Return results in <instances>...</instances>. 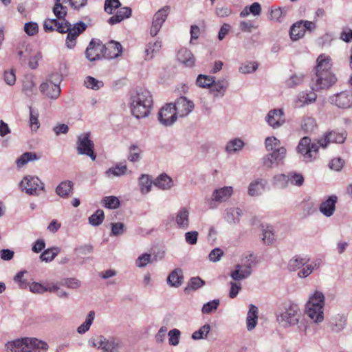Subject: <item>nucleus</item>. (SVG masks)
Instances as JSON below:
<instances>
[{
    "instance_id": "nucleus-1",
    "label": "nucleus",
    "mask_w": 352,
    "mask_h": 352,
    "mask_svg": "<svg viewBox=\"0 0 352 352\" xmlns=\"http://www.w3.org/2000/svg\"><path fill=\"white\" fill-rule=\"evenodd\" d=\"M276 319L280 327L284 329L297 327L298 332H306L307 322L302 316L300 308L297 303L285 302L276 312Z\"/></svg>"
},
{
    "instance_id": "nucleus-2",
    "label": "nucleus",
    "mask_w": 352,
    "mask_h": 352,
    "mask_svg": "<svg viewBox=\"0 0 352 352\" xmlns=\"http://www.w3.org/2000/svg\"><path fill=\"white\" fill-rule=\"evenodd\" d=\"M153 100L151 93L146 89H140L131 96V111L137 118L146 117L152 106Z\"/></svg>"
},
{
    "instance_id": "nucleus-3",
    "label": "nucleus",
    "mask_w": 352,
    "mask_h": 352,
    "mask_svg": "<svg viewBox=\"0 0 352 352\" xmlns=\"http://www.w3.org/2000/svg\"><path fill=\"white\" fill-rule=\"evenodd\" d=\"M318 149V145L311 142L307 136L301 138L296 147L298 153L300 154L302 160L306 162H311L317 159Z\"/></svg>"
},
{
    "instance_id": "nucleus-4",
    "label": "nucleus",
    "mask_w": 352,
    "mask_h": 352,
    "mask_svg": "<svg viewBox=\"0 0 352 352\" xmlns=\"http://www.w3.org/2000/svg\"><path fill=\"white\" fill-rule=\"evenodd\" d=\"M254 265L255 261L253 255H246L241 260V263L236 265L235 270L230 273V276L234 280L245 279L251 275Z\"/></svg>"
},
{
    "instance_id": "nucleus-5",
    "label": "nucleus",
    "mask_w": 352,
    "mask_h": 352,
    "mask_svg": "<svg viewBox=\"0 0 352 352\" xmlns=\"http://www.w3.org/2000/svg\"><path fill=\"white\" fill-rule=\"evenodd\" d=\"M19 187L29 195L38 196L45 190L44 183L36 176L26 175L19 183Z\"/></svg>"
},
{
    "instance_id": "nucleus-6",
    "label": "nucleus",
    "mask_w": 352,
    "mask_h": 352,
    "mask_svg": "<svg viewBox=\"0 0 352 352\" xmlns=\"http://www.w3.org/2000/svg\"><path fill=\"white\" fill-rule=\"evenodd\" d=\"M234 190L232 186H223L215 189L210 198L206 199L209 209H216L219 204L226 202L232 197Z\"/></svg>"
},
{
    "instance_id": "nucleus-7",
    "label": "nucleus",
    "mask_w": 352,
    "mask_h": 352,
    "mask_svg": "<svg viewBox=\"0 0 352 352\" xmlns=\"http://www.w3.org/2000/svg\"><path fill=\"white\" fill-rule=\"evenodd\" d=\"M67 25L65 29L67 31L60 32V33H67L65 45L68 49H74L76 45L77 38L82 34L87 28V25L82 21L72 25L68 21H65Z\"/></svg>"
},
{
    "instance_id": "nucleus-8",
    "label": "nucleus",
    "mask_w": 352,
    "mask_h": 352,
    "mask_svg": "<svg viewBox=\"0 0 352 352\" xmlns=\"http://www.w3.org/2000/svg\"><path fill=\"white\" fill-rule=\"evenodd\" d=\"M89 344L103 352H120V341L113 338L107 339L103 336H99L90 338Z\"/></svg>"
},
{
    "instance_id": "nucleus-9",
    "label": "nucleus",
    "mask_w": 352,
    "mask_h": 352,
    "mask_svg": "<svg viewBox=\"0 0 352 352\" xmlns=\"http://www.w3.org/2000/svg\"><path fill=\"white\" fill-rule=\"evenodd\" d=\"M18 56L21 64H28L31 69H35L38 66V62L42 59L40 51L26 47L23 50L18 52Z\"/></svg>"
},
{
    "instance_id": "nucleus-10",
    "label": "nucleus",
    "mask_w": 352,
    "mask_h": 352,
    "mask_svg": "<svg viewBox=\"0 0 352 352\" xmlns=\"http://www.w3.org/2000/svg\"><path fill=\"white\" fill-rule=\"evenodd\" d=\"M170 12V7L169 6H164L153 14L149 30V34L152 37H155L158 34Z\"/></svg>"
},
{
    "instance_id": "nucleus-11",
    "label": "nucleus",
    "mask_w": 352,
    "mask_h": 352,
    "mask_svg": "<svg viewBox=\"0 0 352 352\" xmlns=\"http://www.w3.org/2000/svg\"><path fill=\"white\" fill-rule=\"evenodd\" d=\"M270 151L271 153L265 155L262 158L263 165L267 168L278 166L284 160L287 153L285 147L277 148Z\"/></svg>"
},
{
    "instance_id": "nucleus-12",
    "label": "nucleus",
    "mask_w": 352,
    "mask_h": 352,
    "mask_svg": "<svg viewBox=\"0 0 352 352\" xmlns=\"http://www.w3.org/2000/svg\"><path fill=\"white\" fill-rule=\"evenodd\" d=\"M337 80V77L332 72L316 74L312 89L318 91L329 89L336 83Z\"/></svg>"
},
{
    "instance_id": "nucleus-13",
    "label": "nucleus",
    "mask_w": 352,
    "mask_h": 352,
    "mask_svg": "<svg viewBox=\"0 0 352 352\" xmlns=\"http://www.w3.org/2000/svg\"><path fill=\"white\" fill-rule=\"evenodd\" d=\"M157 118L162 125L164 126H172L178 118L173 103H168L162 107L158 113Z\"/></svg>"
},
{
    "instance_id": "nucleus-14",
    "label": "nucleus",
    "mask_w": 352,
    "mask_h": 352,
    "mask_svg": "<svg viewBox=\"0 0 352 352\" xmlns=\"http://www.w3.org/2000/svg\"><path fill=\"white\" fill-rule=\"evenodd\" d=\"M331 104L342 109L352 107V91H344L332 95L329 98Z\"/></svg>"
},
{
    "instance_id": "nucleus-15",
    "label": "nucleus",
    "mask_w": 352,
    "mask_h": 352,
    "mask_svg": "<svg viewBox=\"0 0 352 352\" xmlns=\"http://www.w3.org/2000/svg\"><path fill=\"white\" fill-rule=\"evenodd\" d=\"M173 106L177 116L181 118L189 115L195 108L193 101L185 96L178 98L175 102L173 103Z\"/></svg>"
},
{
    "instance_id": "nucleus-16",
    "label": "nucleus",
    "mask_w": 352,
    "mask_h": 352,
    "mask_svg": "<svg viewBox=\"0 0 352 352\" xmlns=\"http://www.w3.org/2000/svg\"><path fill=\"white\" fill-rule=\"evenodd\" d=\"M104 45L100 40L92 39L85 51L86 58L90 61H95L103 57Z\"/></svg>"
},
{
    "instance_id": "nucleus-17",
    "label": "nucleus",
    "mask_w": 352,
    "mask_h": 352,
    "mask_svg": "<svg viewBox=\"0 0 352 352\" xmlns=\"http://www.w3.org/2000/svg\"><path fill=\"white\" fill-rule=\"evenodd\" d=\"M265 120L273 129L280 128L285 122L283 110L281 109H274L270 110L266 115Z\"/></svg>"
},
{
    "instance_id": "nucleus-18",
    "label": "nucleus",
    "mask_w": 352,
    "mask_h": 352,
    "mask_svg": "<svg viewBox=\"0 0 352 352\" xmlns=\"http://www.w3.org/2000/svg\"><path fill=\"white\" fill-rule=\"evenodd\" d=\"M243 214L242 209L239 207H228L223 210V219L230 226H235L240 223Z\"/></svg>"
},
{
    "instance_id": "nucleus-19",
    "label": "nucleus",
    "mask_w": 352,
    "mask_h": 352,
    "mask_svg": "<svg viewBox=\"0 0 352 352\" xmlns=\"http://www.w3.org/2000/svg\"><path fill=\"white\" fill-rule=\"evenodd\" d=\"M176 227L182 230L190 228V210L186 207L180 208L175 214Z\"/></svg>"
},
{
    "instance_id": "nucleus-20",
    "label": "nucleus",
    "mask_w": 352,
    "mask_h": 352,
    "mask_svg": "<svg viewBox=\"0 0 352 352\" xmlns=\"http://www.w3.org/2000/svg\"><path fill=\"white\" fill-rule=\"evenodd\" d=\"M76 144L77 153L79 155H83L90 150L94 149V144L91 140L90 132L80 134L78 136Z\"/></svg>"
},
{
    "instance_id": "nucleus-21",
    "label": "nucleus",
    "mask_w": 352,
    "mask_h": 352,
    "mask_svg": "<svg viewBox=\"0 0 352 352\" xmlns=\"http://www.w3.org/2000/svg\"><path fill=\"white\" fill-rule=\"evenodd\" d=\"M229 87V82L226 78H221L216 80L212 83L209 89L210 94L214 98H221L225 95Z\"/></svg>"
},
{
    "instance_id": "nucleus-22",
    "label": "nucleus",
    "mask_w": 352,
    "mask_h": 352,
    "mask_svg": "<svg viewBox=\"0 0 352 352\" xmlns=\"http://www.w3.org/2000/svg\"><path fill=\"white\" fill-rule=\"evenodd\" d=\"M338 201V197L332 195L323 201L320 204L319 210L326 217H331L336 210V204Z\"/></svg>"
},
{
    "instance_id": "nucleus-23",
    "label": "nucleus",
    "mask_w": 352,
    "mask_h": 352,
    "mask_svg": "<svg viewBox=\"0 0 352 352\" xmlns=\"http://www.w3.org/2000/svg\"><path fill=\"white\" fill-rule=\"evenodd\" d=\"M267 181L263 178L253 179L248 187V193L250 197L261 196L265 191Z\"/></svg>"
},
{
    "instance_id": "nucleus-24",
    "label": "nucleus",
    "mask_w": 352,
    "mask_h": 352,
    "mask_svg": "<svg viewBox=\"0 0 352 352\" xmlns=\"http://www.w3.org/2000/svg\"><path fill=\"white\" fill-rule=\"evenodd\" d=\"M316 98L317 95L314 92L300 91L294 100V105L296 108H301L314 102Z\"/></svg>"
},
{
    "instance_id": "nucleus-25",
    "label": "nucleus",
    "mask_w": 352,
    "mask_h": 352,
    "mask_svg": "<svg viewBox=\"0 0 352 352\" xmlns=\"http://www.w3.org/2000/svg\"><path fill=\"white\" fill-rule=\"evenodd\" d=\"M122 53V47L119 42L109 41L104 45L103 57L107 59L118 58Z\"/></svg>"
},
{
    "instance_id": "nucleus-26",
    "label": "nucleus",
    "mask_w": 352,
    "mask_h": 352,
    "mask_svg": "<svg viewBox=\"0 0 352 352\" xmlns=\"http://www.w3.org/2000/svg\"><path fill=\"white\" fill-rule=\"evenodd\" d=\"M324 309L323 307L305 306V312L314 323L319 324L324 319Z\"/></svg>"
},
{
    "instance_id": "nucleus-27",
    "label": "nucleus",
    "mask_w": 352,
    "mask_h": 352,
    "mask_svg": "<svg viewBox=\"0 0 352 352\" xmlns=\"http://www.w3.org/2000/svg\"><path fill=\"white\" fill-rule=\"evenodd\" d=\"M40 91L47 98L56 100L60 95L61 89L60 86H57L50 82H44L40 85Z\"/></svg>"
},
{
    "instance_id": "nucleus-28",
    "label": "nucleus",
    "mask_w": 352,
    "mask_h": 352,
    "mask_svg": "<svg viewBox=\"0 0 352 352\" xmlns=\"http://www.w3.org/2000/svg\"><path fill=\"white\" fill-rule=\"evenodd\" d=\"M316 74L331 72V59L329 56L324 54H320L316 60Z\"/></svg>"
},
{
    "instance_id": "nucleus-29",
    "label": "nucleus",
    "mask_w": 352,
    "mask_h": 352,
    "mask_svg": "<svg viewBox=\"0 0 352 352\" xmlns=\"http://www.w3.org/2000/svg\"><path fill=\"white\" fill-rule=\"evenodd\" d=\"M346 325V318L342 314H337L331 317L329 326L331 330L335 333L342 331Z\"/></svg>"
},
{
    "instance_id": "nucleus-30",
    "label": "nucleus",
    "mask_w": 352,
    "mask_h": 352,
    "mask_svg": "<svg viewBox=\"0 0 352 352\" xmlns=\"http://www.w3.org/2000/svg\"><path fill=\"white\" fill-rule=\"evenodd\" d=\"M66 26L65 21L60 22L56 19H47L43 23V28L46 32H52L54 30L58 32H65L67 30L65 29Z\"/></svg>"
},
{
    "instance_id": "nucleus-31",
    "label": "nucleus",
    "mask_w": 352,
    "mask_h": 352,
    "mask_svg": "<svg viewBox=\"0 0 352 352\" xmlns=\"http://www.w3.org/2000/svg\"><path fill=\"white\" fill-rule=\"evenodd\" d=\"M162 43L160 39H157L153 42L148 43L145 46L144 58L146 60H151L160 52L162 48Z\"/></svg>"
},
{
    "instance_id": "nucleus-32",
    "label": "nucleus",
    "mask_w": 352,
    "mask_h": 352,
    "mask_svg": "<svg viewBox=\"0 0 352 352\" xmlns=\"http://www.w3.org/2000/svg\"><path fill=\"white\" fill-rule=\"evenodd\" d=\"M177 58L186 67H191L195 65V58L192 53L187 48H182L179 50Z\"/></svg>"
},
{
    "instance_id": "nucleus-33",
    "label": "nucleus",
    "mask_w": 352,
    "mask_h": 352,
    "mask_svg": "<svg viewBox=\"0 0 352 352\" xmlns=\"http://www.w3.org/2000/svg\"><path fill=\"white\" fill-rule=\"evenodd\" d=\"M325 296L324 294L318 290L314 291L309 295V300L305 306L309 307H323L324 308Z\"/></svg>"
},
{
    "instance_id": "nucleus-34",
    "label": "nucleus",
    "mask_w": 352,
    "mask_h": 352,
    "mask_svg": "<svg viewBox=\"0 0 352 352\" xmlns=\"http://www.w3.org/2000/svg\"><path fill=\"white\" fill-rule=\"evenodd\" d=\"M153 185L161 190H167L174 186V182L171 177L164 173L160 175L153 181Z\"/></svg>"
},
{
    "instance_id": "nucleus-35",
    "label": "nucleus",
    "mask_w": 352,
    "mask_h": 352,
    "mask_svg": "<svg viewBox=\"0 0 352 352\" xmlns=\"http://www.w3.org/2000/svg\"><path fill=\"white\" fill-rule=\"evenodd\" d=\"M257 321L258 308L254 305H250L246 318L247 329L250 331L253 330L257 324Z\"/></svg>"
},
{
    "instance_id": "nucleus-36",
    "label": "nucleus",
    "mask_w": 352,
    "mask_h": 352,
    "mask_svg": "<svg viewBox=\"0 0 352 352\" xmlns=\"http://www.w3.org/2000/svg\"><path fill=\"white\" fill-rule=\"evenodd\" d=\"M138 184L141 193L146 195L151 191L153 181L150 175L142 174L138 179Z\"/></svg>"
},
{
    "instance_id": "nucleus-37",
    "label": "nucleus",
    "mask_w": 352,
    "mask_h": 352,
    "mask_svg": "<svg viewBox=\"0 0 352 352\" xmlns=\"http://www.w3.org/2000/svg\"><path fill=\"white\" fill-rule=\"evenodd\" d=\"M183 281L182 270L177 268L172 271L167 277V283L173 287H179Z\"/></svg>"
},
{
    "instance_id": "nucleus-38",
    "label": "nucleus",
    "mask_w": 352,
    "mask_h": 352,
    "mask_svg": "<svg viewBox=\"0 0 352 352\" xmlns=\"http://www.w3.org/2000/svg\"><path fill=\"white\" fill-rule=\"evenodd\" d=\"M320 261L318 259L307 263L302 269L298 272V276L300 278H305L309 276L315 270L320 267Z\"/></svg>"
},
{
    "instance_id": "nucleus-39",
    "label": "nucleus",
    "mask_w": 352,
    "mask_h": 352,
    "mask_svg": "<svg viewBox=\"0 0 352 352\" xmlns=\"http://www.w3.org/2000/svg\"><path fill=\"white\" fill-rule=\"evenodd\" d=\"M127 171L126 165L123 163L117 164L116 166L108 168L104 175L107 177L112 179L114 177H121L124 175Z\"/></svg>"
},
{
    "instance_id": "nucleus-40",
    "label": "nucleus",
    "mask_w": 352,
    "mask_h": 352,
    "mask_svg": "<svg viewBox=\"0 0 352 352\" xmlns=\"http://www.w3.org/2000/svg\"><path fill=\"white\" fill-rule=\"evenodd\" d=\"M309 261V258L304 255H296L288 263V269L290 271H296Z\"/></svg>"
},
{
    "instance_id": "nucleus-41",
    "label": "nucleus",
    "mask_w": 352,
    "mask_h": 352,
    "mask_svg": "<svg viewBox=\"0 0 352 352\" xmlns=\"http://www.w3.org/2000/svg\"><path fill=\"white\" fill-rule=\"evenodd\" d=\"M244 145V142L241 138H236L227 142L225 151L228 154H234L242 150Z\"/></svg>"
},
{
    "instance_id": "nucleus-42",
    "label": "nucleus",
    "mask_w": 352,
    "mask_h": 352,
    "mask_svg": "<svg viewBox=\"0 0 352 352\" xmlns=\"http://www.w3.org/2000/svg\"><path fill=\"white\" fill-rule=\"evenodd\" d=\"M73 186L72 182L63 181L57 186L56 192L61 197H67L72 192Z\"/></svg>"
},
{
    "instance_id": "nucleus-43",
    "label": "nucleus",
    "mask_w": 352,
    "mask_h": 352,
    "mask_svg": "<svg viewBox=\"0 0 352 352\" xmlns=\"http://www.w3.org/2000/svg\"><path fill=\"white\" fill-rule=\"evenodd\" d=\"M52 11L56 19L59 21L65 22V21H67L65 16L67 13V8L62 5L61 0H54V6Z\"/></svg>"
},
{
    "instance_id": "nucleus-44",
    "label": "nucleus",
    "mask_w": 352,
    "mask_h": 352,
    "mask_svg": "<svg viewBox=\"0 0 352 352\" xmlns=\"http://www.w3.org/2000/svg\"><path fill=\"white\" fill-rule=\"evenodd\" d=\"M142 149L137 144H133L129 148L127 160L133 163L138 162L142 159Z\"/></svg>"
},
{
    "instance_id": "nucleus-45",
    "label": "nucleus",
    "mask_w": 352,
    "mask_h": 352,
    "mask_svg": "<svg viewBox=\"0 0 352 352\" xmlns=\"http://www.w3.org/2000/svg\"><path fill=\"white\" fill-rule=\"evenodd\" d=\"M272 184L279 189H285L289 186L287 174H276L272 179Z\"/></svg>"
},
{
    "instance_id": "nucleus-46",
    "label": "nucleus",
    "mask_w": 352,
    "mask_h": 352,
    "mask_svg": "<svg viewBox=\"0 0 352 352\" xmlns=\"http://www.w3.org/2000/svg\"><path fill=\"white\" fill-rule=\"evenodd\" d=\"M287 13V9L285 8H278L271 9L270 11V19L278 23L283 22L286 14Z\"/></svg>"
},
{
    "instance_id": "nucleus-47",
    "label": "nucleus",
    "mask_w": 352,
    "mask_h": 352,
    "mask_svg": "<svg viewBox=\"0 0 352 352\" xmlns=\"http://www.w3.org/2000/svg\"><path fill=\"white\" fill-rule=\"evenodd\" d=\"M214 76L199 74L196 79V85L204 89H209L214 82Z\"/></svg>"
},
{
    "instance_id": "nucleus-48",
    "label": "nucleus",
    "mask_w": 352,
    "mask_h": 352,
    "mask_svg": "<svg viewBox=\"0 0 352 352\" xmlns=\"http://www.w3.org/2000/svg\"><path fill=\"white\" fill-rule=\"evenodd\" d=\"M302 25L301 22L298 21L292 26L289 35L292 41H298L305 35Z\"/></svg>"
},
{
    "instance_id": "nucleus-49",
    "label": "nucleus",
    "mask_w": 352,
    "mask_h": 352,
    "mask_svg": "<svg viewBox=\"0 0 352 352\" xmlns=\"http://www.w3.org/2000/svg\"><path fill=\"white\" fill-rule=\"evenodd\" d=\"M210 331L211 326L210 324L206 323L202 325L198 330L194 331L191 335V338L193 340L206 339Z\"/></svg>"
},
{
    "instance_id": "nucleus-50",
    "label": "nucleus",
    "mask_w": 352,
    "mask_h": 352,
    "mask_svg": "<svg viewBox=\"0 0 352 352\" xmlns=\"http://www.w3.org/2000/svg\"><path fill=\"white\" fill-rule=\"evenodd\" d=\"M59 252L60 248L58 247L47 248L41 253L40 255V259L46 263L51 262L55 258Z\"/></svg>"
},
{
    "instance_id": "nucleus-51",
    "label": "nucleus",
    "mask_w": 352,
    "mask_h": 352,
    "mask_svg": "<svg viewBox=\"0 0 352 352\" xmlns=\"http://www.w3.org/2000/svg\"><path fill=\"white\" fill-rule=\"evenodd\" d=\"M95 318V312L90 311L86 318L85 321L77 328V332L79 334H84L89 331Z\"/></svg>"
},
{
    "instance_id": "nucleus-52",
    "label": "nucleus",
    "mask_w": 352,
    "mask_h": 352,
    "mask_svg": "<svg viewBox=\"0 0 352 352\" xmlns=\"http://www.w3.org/2000/svg\"><path fill=\"white\" fill-rule=\"evenodd\" d=\"M37 160V156L34 153L26 152L22 154L16 161V165L19 168H21L28 164L29 162H32Z\"/></svg>"
},
{
    "instance_id": "nucleus-53",
    "label": "nucleus",
    "mask_w": 352,
    "mask_h": 352,
    "mask_svg": "<svg viewBox=\"0 0 352 352\" xmlns=\"http://www.w3.org/2000/svg\"><path fill=\"white\" fill-rule=\"evenodd\" d=\"M102 205L109 209H116L120 206V200L115 196L104 197L101 201Z\"/></svg>"
},
{
    "instance_id": "nucleus-54",
    "label": "nucleus",
    "mask_w": 352,
    "mask_h": 352,
    "mask_svg": "<svg viewBox=\"0 0 352 352\" xmlns=\"http://www.w3.org/2000/svg\"><path fill=\"white\" fill-rule=\"evenodd\" d=\"M329 135L328 138L330 139V141L332 143L342 144L343 143L347 136V133L345 131H342L341 132H338L335 131H330L327 133Z\"/></svg>"
},
{
    "instance_id": "nucleus-55",
    "label": "nucleus",
    "mask_w": 352,
    "mask_h": 352,
    "mask_svg": "<svg viewBox=\"0 0 352 352\" xmlns=\"http://www.w3.org/2000/svg\"><path fill=\"white\" fill-rule=\"evenodd\" d=\"M104 219L103 210L98 209L92 215L89 217V223L93 226L100 225Z\"/></svg>"
},
{
    "instance_id": "nucleus-56",
    "label": "nucleus",
    "mask_w": 352,
    "mask_h": 352,
    "mask_svg": "<svg viewBox=\"0 0 352 352\" xmlns=\"http://www.w3.org/2000/svg\"><path fill=\"white\" fill-rule=\"evenodd\" d=\"M220 305L219 299H214L203 305L201 312L204 314H210L216 311Z\"/></svg>"
},
{
    "instance_id": "nucleus-57",
    "label": "nucleus",
    "mask_w": 352,
    "mask_h": 352,
    "mask_svg": "<svg viewBox=\"0 0 352 352\" xmlns=\"http://www.w3.org/2000/svg\"><path fill=\"white\" fill-rule=\"evenodd\" d=\"M304 75L302 74L292 75L285 80V85L287 87L293 88L302 83Z\"/></svg>"
},
{
    "instance_id": "nucleus-58",
    "label": "nucleus",
    "mask_w": 352,
    "mask_h": 352,
    "mask_svg": "<svg viewBox=\"0 0 352 352\" xmlns=\"http://www.w3.org/2000/svg\"><path fill=\"white\" fill-rule=\"evenodd\" d=\"M22 346L23 338L8 342L5 346L6 350L8 352H21Z\"/></svg>"
},
{
    "instance_id": "nucleus-59",
    "label": "nucleus",
    "mask_w": 352,
    "mask_h": 352,
    "mask_svg": "<svg viewBox=\"0 0 352 352\" xmlns=\"http://www.w3.org/2000/svg\"><path fill=\"white\" fill-rule=\"evenodd\" d=\"M153 262L152 256L148 253L140 254L135 261V265L139 268L145 267L148 264Z\"/></svg>"
},
{
    "instance_id": "nucleus-60",
    "label": "nucleus",
    "mask_w": 352,
    "mask_h": 352,
    "mask_svg": "<svg viewBox=\"0 0 352 352\" xmlns=\"http://www.w3.org/2000/svg\"><path fill=\"white\" fill-rule=\"evenodd\" d=\"M265 147L267 151L276 150L277 148H281L280 141L274 136L267 137L265 140Z\"/></svg>"
},
{
    "instance_id": "nucleus-61",
    "label": "nucleus",
    "mask_w": 352,
    "mask_h": 352,
    "mask_svg": "<svg viewBox=\"0 0 352 352\" xmlns=\"http://www.w3.org/2000/svg\"><path fill=\"white\" fill-rule=\"evenodd\" d=\"M84 83L86 87L94 90H98L104 85V83L102 80H99L91 76L86 77Z\"/></svg>"
},
{
    "instance_id": "nucleus-62",
    "label": "nucleus",
    "mask_w": 352,
    "mask_h": 352,
    "mask_svg": "<svg viewBox=\"0 0 352 352\" xmlns=\"http://www.w3.org/2000/svg\"><path fill=\"white\" fill-rule=\"evenodd\" d=\"M22 90L28 96H31L36 93V86L32 78L24 80Z\"/></svg>"
},
{
    "instance_id": "nucleus-63",
    "label": "nucleus",
    "mask_w": 352,
    "mask_h": 352,
    "mask_svg": "<svg viewBox=\"0 0 352 352\" xmlns=\"http://www.w3.org/2000/svg\"><path fill=\"white\" fill-rule=\"evenodd\" d=\"M289 179V184H292L296 186H301L304 183L303 176L297 173L291 172L287 173Z\"/></svg>"
},
{
    "instance_id": "nucleus-64",
    "label": "nucleus",
    "mask_w": 352,
    "mask_h": 352,
    "mask_svg": "<svg viewBox=\"0 0 352 352\" xmlns=\"http://www.w3.org/2000/svg\"><path fill=\"white\" fill-rule=\"evenodd\" d=\"M32 349L38 352H47L49 349L48 344L36 338H32Z\"/></svg>"
}]
</instances>
